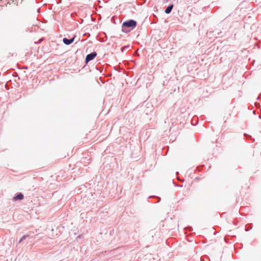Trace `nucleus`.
I'll return each instance as SVG.
<instances>
[{"label":"nucleus","instance_id":"3","mask_svg":"<svg viewBox=\"0 0 261 261\" xmlns=\"http://www.w3.org/2000/svg\"><path fill=\"white\" fill-rule=\"evenodd\" d=\"M74 37H73L72 38H71V39H68L66 38H63V42L66 44V45H69L71 43H72L73 41H74Z\"/></svg>","mask_w":261,"mask_h":261},{"label":"nucleus","instance_id":"4","mask_svg":"<svg viewBox=\"0 0 261 261\" xmlns=\"http://www.w3.org/2000/svg\"><path fill=\"white\" fill-rule=\"evenodd\" d=\"M23 198V195L22 194H19L14 197V200H22Z\"/></svg>","mask_w":261,"mask_h":261},{"label":"nucleus","instance_id":"5","mask_svg":"<svg viewBox=\"0 0 261 261\" xmlns=\"http://www.w3.org/2000/svg\"><path fill=\"white\" fill-rule=\"evenodd\" d=\"M173 5H170V6H169L166 9H165V12L167 14H168L169 13H170V12L171 11L172 8H173Z\"/></svg>","mask_w":261,"mask_h":261},{"label":"nucleus","instance_id":"2","mask_svg":"<svg viewBox=\"0 0 261 261\" xmlns=\"http://www.w3.org/2000/svg\"><path fill=\"white\" fill-rule=\"evenodd\" d=\"M97 55V54L95 52L92 53L90 54L87 55L86 57V62L87 63L90 61L93 60Z\"/></svg>","mask_w":261,"mask_h":261},{"label":"nucleus","instance_id":"7","mask_svg":"<svg viewBox=\"0 0 261 261\" xmlns=\"http://www.w3.org/2000/svg\"><path fill=\"white\" fill-rule=\"evenodd\" d=\"M259 118L261 119V116H259Z\"/></svg>","mask_w":261,"mask_h":261},{"label":"nucleus","instance_id":"1","mask_svg":"<svg viewBox=\"0 0 261 261\" xmlns=\"http://www.w3.org/2000/svg\"><path fill=\"white\" fill-rule=\"evenodd\" d=\"M137 25V22L134 20H129L123 23L122 25L128 28H134Z\"/></svg>","mask_w":261,"mask_h":261},{"label":"nucleus","instance_id":"6","mask_svg":"<svg viewBox=\"0 0 261 261\" xmlns=\"http://www.w3.org/2000/svg\"><path fill=\"white\" fill-rule=\"evenodd\" d=\"M24 238V236L22 237V238L19 240V243H20Z\"/></svg>","mask_w":261,"mask_h":261}]
</instances>
